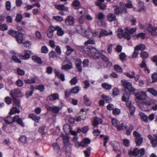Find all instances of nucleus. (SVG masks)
<instances>
[{
	"label": "nucleus",
	"mask_w": 157,
	"mask_h": 157,
	"mask_svg": "<svg viewBox=\"0 0 157 157\" xmlns=\"http://www.w3.org/2000/svg\"><path fill=\"white\" fill-rule=\"evenodd\" d=\"M48 49L45 46H42L41 49V51L42 53L46 54L48 52Z\"/></svg>",
	"instance_id": "e2e57ef3"
},
{
	"label": "nucleus",
	"mask_w": 157,
	"mask_h": 157,
	"mask_svg": "<svg viewBox=\"0 0 157 157\" xmlns=\"http://www.w3.org/2000/svg\"><path fill=\"white\" fill-rule=\"evenodd\" d=\"M17 42L19 44L23 43V35L21 33H19L15 37Z\"/></svg>",
	"instance_id": "393cba45"
},
{
	"label": "nucleus",
	"mask_w": 157,
	"mask_h": 157,
	"mask_svg": "<svg viewBox=\"0 0 157 157\" xmlns=\"http://www.w3.org/2000/svg\"><path fill=\"white\" fill-rule=\"evenodd\" d=\"M102 87L106 90H109L112 88V86L106 83H102L101 84Z\"/></svg>",
	"instance_id": "e433bc0d"
},
{
	"label": "nucleus",
	"mask_w": 157,
	"mask_h": 157,
	"mask_svg": "<svg viewBox=\"0 0 157 157\" xmlns=\"http://www.w3.org/2000/svg\"><path fill=\"white\" fill-rule=\"evenodd\" d=\"M25 83L27 84H33L35 82V79L33 78H30V79H28L24 80Z\"/></svg>",
	"instance_id": "79ce46f5"
},
{
	"label": "nucleus",
	"mask_w": 157,
	"mask_h": 157,
	"mask_svg": "<svg viewBox=\"0 0 157 157\" xmlns=\"http://www.w3.org/2000/svg\"><path fill=\"white\" fill-rule=\"evenodd\" d=\"M97 17L98 20L104 19L105 17L104 14L102 12L99 13L97 16Z\"/></svg>",
	"instance_id": "bf43d9fd"
},
{
	"label": "nucleus",
	"mask_w": 157,
	"mask_h": 157,
	"mask_svg": "<svg viewBox=\"0 0 157 157\" xmlns=\"http://www.w3.org/2000/svg\"><path fill=\"white\" fill-rule=\"evenodd\" d=\"M81 30H79V33L87 38L90 39L93 36V33L91 31H87L84 28H82V25L80 27Z\"/></svg>",
	"instance_id": "7ed1b4c3"
},
{
	"label": "nucleus",
	"mask_w": 157,
	"mask_h": 157,
	"mask_svg": "<svg viewBox=\"0 0 157 157\" xmlns=\"http://www.w3.org/2000/svg\"><path fill=\"white\" fill-rule=\"evenodd\" d=\"M133 129L134 127L133 125H130L128 128V125L122 121H121V122L117 128V130L118 131L126 130L125 134L128 136H130L131 134V132Z\"/></svg>",
	"instance_id": "f03ea898"
},
{
	"label": "nucleus",
	"mask_w": 157,
	"mask_h": 157,
	"mask_svg": "<svg viewBox=\"0 0 157 157\" xmlns=\"http://www.w3.org/2000/svg\"><path fill=\"white\" fill-rule=\"evenodd\" d=\"M63 129L65 133L67 134L70 132L71 128L69 124H66L63 126Z\"/></svg>",
	"instance_id": "b1692460"
},
{
	"label": "nucleus",
	"mask_w": 157,
	"mask_h": 157,
	"mask_svg": "<svg viewBox=\"0 0 157 157\" xmlns=\"http://www.w3.org/2000/svg\"><path fill=\"white\" fill-rule=\"evenodd\" d=\"M72 7L75 9H77L78 8V1L75 0L71 4Z\"/></svg>",
	"instance_id": "8fccbe9b"
},
{
	"label": "nucleus",
	"mask_w": 157,
	"mask_h": 157,
	"mask_svg": "<svg viewBox=\"0 0 157 157\" xmlns=\"http://www.w3.org/2000/svg\"><path fill=\"white\" fill-rule=\"evenodd\" d=\"M35 35L37 39H40L42 38V34L41 33L38 31H36L35 32Z\"/></svg>",
	"instance_id": "338daca9"
},
{
	"label": "nucleus",
	"mask_w": 157,
	"mask_h": 157,
	"mask_svg": "<svg viewBox=\"0 0 157 157\" xmlns=\"http://www.w3.org/2000/svg\"><path fill=\"white\" fill-rule=\"evenodd\" d=\"M123 145L126 147H128L130 145V142L129 140L127 139H124L123 140Z\"/></svg>",
	"instance_id": "0e129e2a"
},
{
	"label": "nucleus",
	"mask_w": 157,
	"mask_h": 157,
	"mask_svg": "<svg viewBox=\"0 0 157 157\" xmlns=\"http://www.w3.org/2000/svg\"><path fill=\"white\" fill-rule=\"evenodd\" d=\"M19 33L12 29L8 31V33L11 36L16 37Z\"/></svg>",
	"instance_id": "473e14b6"
},
{
	"label": "nucleus",
	"mask_w": 157,
	"mask_h": 157,
	"mask_svg": "<svg viewBox=\"0 0 157 157\" xmlns=\"http://www.w3.org/2000/svg\"><path fill=\"white\" fill-rule=\"evenodd\" d=\"M13 122H17L18 124L22 127L24 126V124L23 123L22 120L21 118H19V116H15L13 118Z\"/></svg>",
	"instance_id": "a211bd4d"
},
{
	"label": "nucleus",
	"mask_w": 157,
	"mask_h": 157,
	"mask_svg": "<svg viewBox=\"0 0 157 157\" xmlns=\"http://www.w3.org/2000/svg\"><path fill=\"white\" fill-rule=\"evenodd\" d=\"M10 53L13 55L12 59L14 62L17 63H21V61L16 56L17 54V52L11 50Z\"/></svg>",
	"instance_id": "2eb2a0df"
},
{
	"label": "nucleus",
	"mask_w": 157,
	"mask_h": 157,
	"mask_svg": "<svg viewBox=\"0 0 157 157\" xmlns=\"http://www.w3.org/2000/svg\"><path fill=\"white\" fill-rule=\"evenodd\" d=\"M147 29L150 33L151 35L153 36L156 35L157 32L156 31H155L154 29V28L151 24H148V26L147 28Z\"/></svg>",
	"instance_id": "4468645a"
},
{
	"label": "nucleus",
	"mask_w": 157,
	"mask_h": 157,
	"mask_svg": "<svg viewBox=\"0 0 157 157\" xmlns=\"http://www.w3.org/2000/svg\"><path fill=\"white\" fill-rule=\"evenodd\" d=\"M31 52L27 50L25 51L24 55H20L19 58L22 59L26 60L29 59L30 56Z\"/></svg>",
	"instance_id": "9d476101"
},
{
	"label": "nucleus",
	"mask_w": 157,
	"mask_h": 157,
	"mask_svg": "<svg viewBox=\"0 0 157 157\" xmlns=\"http://www.w3.org/2000/svg\"><path fill=\"white\" fill-rule=\"evenodd\" d=\"M102 123V120L101 119L96 117L94 120L92 125L95 127H97L98 126V124Z\"/></svg>",
	"instance_id": "dca6fc26"
},
{
	"label": "nucleus",
	"mask_w": 157,
	"mask_h": 157,
	"mask_svg": "<svg viewBox=\"0 0 157 157\" xmlns=\"http://www.w3.org/2000/svg\"><path fill=\"white\" fill-rule=\"evenodd\" d=\"M146 34L145 33H139L136 35L133 36H136L137 38H141L142 39H144L145 38Z\"/></svg>",
	"instance_id": "49530a36"
},
{
	"label": "nucleus",
	"mask_w": 157,
	"mask_h": 157,
	"mask_svg": "<svg viewBox=\"0 0 157 157\" xmlns=\"http://www.w3.org/2000/svg\"><path fill=\"white\" fill-rule=\"evenodd\" d=\"M135 95L137 100L139 101L145 100L147 97L145 92L144 91L138 93L136 94Z\"/></svg>",
	"instance_id": "0eeeda50"
},
{
	"label": "nucleus",
	"mask_w": 157,
	"mask_h": 157,
	"mask_svg": "<svg viewBox=\"0 0 157 157\" xmlns=\"http://www.w3.org/2000/svg\"><path fill=\"white\" fill-rule=\"evenodd\" d=\"M147 91L155 96L157 95V91L153 88H148Z\"/></svg>",
	"instance_id": "c03bdc74"
},
{
	"label": "nucleus",
	"mask_w": 157,
	"mask_h": 157,
	"mask_svg": "<svg viewBox=\"0 0 157 157\" xmlns=\"http://www.w3.org/2000/svg\"><path fill=\"white\" fill-rule=\"evenodd\" d=\"M56 8L60 10H68V7L65 8L64 6L63 5H58L56 6Z\"/></svg>",
	"instance_id": "a18cd8bd"
},
{
	"label": "nucleus",
	"mask_w": 157,
	"mask_h": 157,
	"mask_svg": "<svg viewBox=\"0 0 157 157\" xmlns=\"http://www.w3.org/2000/svg\"><path fill=\"white\" fill-rule=\"evenodd\" d=\"M60 137L63 138V143L65 145L69 144L70 138L67 136H65L64 134L62 133L60 136Z\"/></svg>",
	"instance_id": "ddd939ff"
},
{
	"label": "nucleus",
	"mask_w": 157,
	"mask_h": 157,
	"mask_svg": "<svg viewBox=\"0 0 157 157\" xmlns=\"http://www.w3.org/2000/svg\"><path fill=\"white\" fill-rule=\"evenodd\" d=\"M32 59L35 62H36L39 64L42 63V61L41 59L36 56H32Z\"/></svg>",
	"instance_id": "72a5a7b5"
},
{
	"label": "nucleus",
	"mask_w": 157,
	"mask_h": 157,
	"mask_svg": "<svg viewBox=\"0 0 157 157\" xmlns=\"http://www.w3.org/2000/svg\"><path fill=\"white\" fill-rule=\"evenodd\" d=\"M29 118L32 119L33 120L37 123H38L39 122V121L40 119V117L37 116L33 113H31L29 114Z\"/></svg>",
	"instance_id": "412c9836"
},
{
	"label": "nucleus",
	"mask_w": 157,
	"mask_h": 157,
	"mask_svg": "<svg viewBox=\"0 0 157 157\" xmlns=\"http://www.w3.org/2000/svg\"><path fill=\"white\" fill-rule=\"evenodd\" d=\"M72 64L70 63L67 64L63 65L61 69L65 70L70 69L72 68Z\"/></svg>",
	"instance_id": "ea45409f"
},
{
	"label": "nucleus",
	"mask_w": 157,
	"mask_h": 157,
	"mask_svg": "<svg viewBox=\"0 0 157 157\" xmlns=\"http://www.w3.org/2000/svg\"><path fill=\"white\" fill-rule=\"evenodd\" d=\"M135 141L136 145H140L143 142V138L141 137L139 138H136L135 139Z\"/></svg>",
	"instance_id": "f704fd0d"
},
{
	"label": "nucleus",
	"mask_w": 157,
	"mask_h": 157,
	"mask_svg": "<svg viewBox=\"0 0 157 157\" xmlns=\"http://www.w3.org/2000/svg\"><path fill=\"white\" fill-rule=\"evenodd\" d=\"M107 18L109 22L115 21L117 20L115 14L112 13H109L107 15Z\"/></svg>",
	"instance_id": "f8f14e48"
},
{
	"label": "nucleus",
	"mask_w": 157,
	"mask_h": 157,
	"mask_svg": "<svg viewBox=\"0 0 157 157\" xmlns=\"http://www.w3.org/2000/svg\"><path fill=\"white\" fill-rule=\"evenodd\" d=\"M56 30L57 31V34L59 36H62L64 34V31L62 29L58 26L55 27Z\"/></svg>",
	"instance_id": "4be33fe9"
},
{
	"label": "nucleus",
	"mask_w": 157,
	"mask_h": 157,
	"mask_svg": "<svg viewBox=\"0 0 157 157\" xmlns=\"http://www.w3.org/2000/svg\"><path fill=\"white\" fill-rule=\"evenodd\" d=\"M128 154L130 155L137 156L139 154L138 149L136 147L134 148L133 151L129 150Z\"/></svg>",
	"instance_id": "f3484780"
},
{
	"label": "nucleus",
	"mask_w": 157,
	"mask_h": 157,
	"mask_svg": "<svg viewBox=\"0 0 157 157\" xmlns=\"http://www.w3.org/2000/svg\"><path fill=\"white\" fill-rule=\"evenodd\" d=\"M139 154H140V155L139 156V157H143L145 153V151L144 148H140V149H138Z\"/></svg>",
	"instance_id": "de8ad7c7"
},
{
	"label": "nucleus",
	"mask_w": 157,
	"mask_h": 157,
	"mask_svg": "<svg viewBox=\"0 0 157 157\" xmlns=\"http://www.w3.org/2000/svg\"><path fill=\"white\" fill-rule=\"evenodd\" d=\"M114 13L117 15L119 14L120 13L122 14L123 10H121V7L117 6L114 9Z\"/></svg>",
	"instance_id": "c9c22d12"
},
{
	"label": "nucleus",
	"mask_w": 157,
	"mask_h": 157,
	"mask_svg": "<svg viewBox=\"0 0 157 157\" xmlns=\"http://www.w3.org/2000/svg\"><path fill=\"white\" fill-rule=\"evenodd\" d=\"M74 23V19L73 17L71 16H68L65 21V23L68 25H73Z\"/></svg>",
	"instance_id": "9b49d317"
},
{
	"label": "nucleus",
	"mask_w": 157,
	"mask_h": 157,
	"mask_svg": "<svg viewBox=\"0 0 157 157\" xmlns=\"http://www.w3.org/2000/svg\"><path fill=\"white\" fill-rule=\"evenodd\" d=\"M19 140L23 144H25L27 141V138L25 136H21L19 138Z\"/></svg>",
	"instance_id": "a19ab883"
},
{
	"label": "nucleus",
	"mask_w": 157,
	"mask_h": 157,
	"mask_svg": "<svg viewBox=\"0 0 157 157\" xmlns=\"http://www.w3.org/2000/svg\"><path fill=\"white\" fill-rule=\"evenodd\" d=\"M8 29L7 26L4 24L0 22V29L2 31L6 30Z\"/></svg>",
	"instance_id": "4d7b16f0"
},
{
	"label": "nucleus",
	"mask_w": 157,
	"mask_h": 157,
	"mask_svg": "<svg viewBox=\"0 0 157 157\" xmlns=\"http://www.w3.org/2000/svg\"><path fill=\"white\" fill-rule=\"evenodd\" d=\"M108 35V32L106 30L102 29L99 33V37L101 38L102 36H107Z\"/></svg>",
	"instance_id": "c85d7f7f"
},
{
	"label": "nucleus",
	"mask_w": 157,
	"mask_h": 157,
	"mask_svg": "<svg viewBox=\"0 0 157 157\" xmlns=\"http://www.w3.org/2000/svg\"><path fill=\"white\" fill-rule=\"evenodd\" d=\"M48 98L51 101H53L59 98V95L57 93L51 94L48 96Z\"/></svg>",
	"instance_id": "aec40b11"
},
{
	"label": "nucleus",
	"mask_w": 157,
	"mask_h": 157,
	"mask_svg": "<svg viewBox=\"0 0 157 157\" xmlns=\"http://www.w3.org/2000/svg\"><path fill=\"white\" fill-rule=\"evenodd\" d=\"M124 29L126 32L128 33L130 35L133 33L136 30V27L132 28L130 29H129L128 27H126L124 28Z\"/></svg>",
	"instance_id": "c756f323"
},
{
	"label": "nucleus",
	"mask_w": 157,
	"mask_h": 157,
	"mask_svg": "<svg viewBox=\"0 0 157 157\" xmlns=\"http://www.w3.org/2000/svg\"><path fill=\"white\" fill-rule=\"evenodd\" d=\"M86 112L85 111L84 109H81L80 111L79 112V119H80L85 118L86 116Z\"/></svg>",
	"instance_id": "5701e85b"
},
{
	"label": "nucleus",
	"mask_w": 157,
	"mask_h": 157,
	"mask_svg": "<svg viewBox=\"0 0 157 157\" xmlns=\"http://www.w3.org/2000/svg\"><path fill=\"white\" fill-rule=\"evenodd\" d=\"M140 57L143 59H145L149 56V54L147 52L142 51L140 54Z\"/></svg>",
	"instance_id": "37998d69"
},
{
	"label": "nucleus",
	"mask_w": 157,
	"mask_h": 157,
	"mask_svg": "<svg viewBox=\"0 0 157 157\" xmlns=\"http://www.w3.org/2000/svg\"><path fill=\"white\" fill-rule=\"evenodd\" d=\"M79 50L82 51L83 53L94 59H98L101 58L105 62H108L109 61V59L103 54L102 51H98L96 48L91 46L85 48L79 46Z\"/></svg>",
	"instance_id": "f257e3e1"
},
{
	"label": "nucleus",
	"mask_w": 157,
	"mask_h": 157,
	"mask_svg": "<svg viewBox=\"0 0 157 157\" xmlns=\"http://www.w3.org/2000/svg\"><path fill=\"white\" fill-rule=\"evenodd\" d=\"M114 69L118 72H121L122 71V68L117 64L115 65L114 66Z\"/></svg>",
	"instance_id": "13d9d810"
},
{
	"label": "nucleus",
	"mask_w": 157,
	"mask_h": 157,
	"mask_svg": "<svg viewBox=\"0 0 157 157\" xmlns=\"http://www.w3.org/2000/svg\"><path fill=\"white\" fill-rule=\"evenodd\" d=\"M89 61L88 59H84L82 62L83 67H88L89 66Z\"/></svg>",
	"instance_id": "6e6d98bb"
},
{
	"label": "nucleus",
	"mask_w": 157,
	"mask_h": 157,
	"mask_svg": "<svg viewBox=\"0 0 157 157\" xmlns=\"http://www.w3.org/2000/svg\"><path fill=\"white\" fill-rule=\"evenodd\" d=\"M20 112L19 109L16 107H13L11 109L10 113V115H13L16 113H19Z\"/></svg>",
	"instance_id": "2f4dec72"
},
{
	"label": "nucleus",
	"mask_w": 157,
	"mask_h": 157,
	"mask_svg": "<svg viewBox=\"0 0 157 157\" xmlns=\"http://www.w3.org/2000/svg\"><path fill=\"white\" fill-rule=\"evenodd\" d=\"M4 120L5 122L8 124H11L13 122V118L11 117L10 116L5 118Z\"/></svg>",
	"instance_id": "09e8293b"
},
{
	"label": "nucleus",
	"mask_w": 157,
	"mask_h": 157,
	"mask_svg": "<svg viewBox=\"0 0 157 157\" xmlns=\"http://www.w3.org/2000/svg\"><path fill=\"white\" fill-rule=\"evenodd\" d=\"M101 98L105 100L107 103L111 102L112 101V98L109 96L103 94L101 96Z\"/></svg>",
	"instance_id": "a878e982"
},
{
	"label": "nucleus",
	"mask_w": 157,
	"mask_h": 157,
	"mask_svg": "<svg viewBox=\"0 0 157 157\" xmlns=\"http://www.w3.org/2000/svg\"><path fill=\"white\" fill-rule=\"evenodd\" d=\"M151 78L152 79V82H155L157 81V73H154L151 75Z\"/></svg>",
	"instance_id": "680f3d73"
},
{
	"label": "nucleus",
	"mask_w": 157,
	"mask_h": 157,
	"mask_svg": "<svg viewBox=\"0 0 157 157\" xmlns=\"http://www.w3.org/2000/svg\"><path fill=\"white\" fill-rule=\"evenodd\" d=\"M140 115L141 119L144 121L147 122L148 121V117L145 114V113L141 112L140 114Z\"/></svg>",
	"instance_id": "7c9ffc66"
},
{
	"label": "nucleus",
	"mask_w": 157,
	"mask_h": 157,
	"mask_svg": "<svg viewBox=\"0 0 157 157\" xmlns=\"http://www.w3.org/2000/svg\"><path fill=\"white\" fill-rule=\"evenodd\" d=\"M66 47L67 48V50L66 52V54L69 56L74 51V50L69 45H66Z\"/></svg>",
	"instance_id": "4c0bfd02"
},
{
	"label": "nucleus",
	"mask_w": 157,
	"mask_h": 157,
	"mask_svg": "<svg viewBox=\"0 0 157 157\" xmlns=\"http://www.w3.org/2000/svg\"><path fill=\"white\" fill-rule=\"evenodd\" d=\"M95 41L94 39H89L87 41H86L85 43L84 44L86 45L85 46H80V47H82L83 48H85L86 47L89 45H88V44H95Z\"/></svg>",
	"instance_id": "cd10ccee"
},
{
	"label": "nucleus",
	"mask_w": 157,
	"mask_h": 157,
	"mask_svg": "<svg viewBox=\"0 0 157 157\" xmlns=\"http://www.w3.org/2000/svg\"><path fill=\"white\" fill-rule=\"evenodd\" d=\"M10 95L13 99L16 97L22 96V94L21 91L18 89H15L10 93Z\"/></svg>",
	"instance_id": "39448f33"
},
{
	"label": "nucleus",
	"mask_w": 157,
	"mask_h": 157,
	"mask_svg": "<svg viewBox=\"0 0 157 157\" xmlns=\"http://www.w3.org/2000/svg\"><path fill=\"white\" fill-rule=\"evenodd\" d=\"M61 108L59 106H54L53 107L52 112L55 113H58L59 110L61 109Z\"/></svg>",
	"instance_id": "864d4df0"
},
{
	"label": "nucleus",
	"mask_w": 157,
	"mask_h": 157,
	"mask_svg": "<svg viewBox=\"0 0 157 157\" xmlns=\"http://www.w3.org/2000/svg\"><path fill=\"white\" fill-rule=\"evenodd\" d=\"M128 96L127 94H124L122 97V100L123 101L126 102L128 100Z\"/></svg>",
	"instance_id": "774afa93"
},
{
	"label": "nucleus",
	"mask_w": 157,
	"mask_h": 157,
	"mask_svg": "<svg viewBox=\"0 0 157 157\" xmlns=\"http://www.w3.org/2000/svg\"><path fill=\"white\" fill-rule=\"evenodd\" d=\"M90 142L91 140L89 138H84L80 143H79V147L81 146L83 147H86Z\"/></svg>",
	"instance_id": "6e6552de"
},
{
	"label": "nucleus",
	"mask_w": 157,
	"mask_h": 157,
	"mask_svg": "<svg viewBox=\"0 0 157 157\" xmlns=\"http://www.w3.org/2000/svg\"><path fill=\"white\" fill-rule=\"evenodd\" d=\"M136 49H137L138 50H140L141 51H143L146 48L145 46L143 44H141L139 45L136 46Z\"/></svg>",
	"instance_id": "3c124183"
},
{
	"label": "nucleus",
	"mask_w": 157,
	"mask_h": 157,
	"mask_svg": "<svg viewBox=\"0 0 157 157\" xmlns=\"http://www.w3.org/2000/svg\"><path fill=\"white\" fill-rule=\"evenodd\" d=\"M112 94L114 96H117L119 94V90L117 88L115 87L113 90Z\"/></svg>",
	"instance_id": "69168bd1"
},
{
	"label": "nucleus",
	"mask_w": 157,
	"mask_h": 157,
	"mask_svg": "<svg viewBox=\"0 0 157 157\" xmlns=\"http://www.w3.org/2000/svg\"><path fill=\"white\" fill-rule=\"evenodd\" d=\"M121 113V110L120 109L115 108H114L112 111V113L113 114L116 115L119 114Z\"/></svg>",
	"instance_id": "052dcab7"
},
{
	"label": "nucleus",
	"mask_w": 157,
	"mask_h": 157,
	"mask_svg": "<svg viewBox=\"0 0 157 157\" xmlns=\"http://www.w3.org/2000/svg\"><path fill=\"white\" fill-rule=\"evenodd\" d=\"M153 147H155L157 145V134L155 135V138L151 141Z\"/></svg>",
	"instance_id": "603ef678"
},
{
	"label": "nucleus",
	"mask_w": 157,
	"mask_h": 157,
	"mask_svg": "<svg viewBox=\"0 0 157 157\" xmlns=\"http://www.w3.org/2000/svg\"><path fill=\"white\" fill-rule=\"evenodd\" d=\"M111 122L112 125L117 129L121 122V121H118L116 118H112Z\"/></svg>",
	"instance_id": "6ab92c4d"
},
{
	"label": "nucleus",
	"mask_w": 157,
	"mask_h": 157,
	"mask_svg": "<svg viewBox=\"0 0 157 157\" xmlns=\"http://www.w3.org/2000/svg\"><path fill=\"white\" fill-rule=\"evenodd\" d=\"M121 83L123 85L125 88L128 90L130 92H132L134 90L132 88V84L130 82H128L124 79H122L121 81Z\"/></svg>",
	"instance_id": "20e7f679"
},
{
	"label": "nucleus",
	"mask_w": 157,
	"mask_h": 157,
	"mask_svg": "<svg viewBox=\"0 0 157 157\" xmlns=\"http://www.w3.org/2000/svg\"><path fill=\"white\" fill-rule=\"evenodd\" d=\"M83 99L84 103L87 106H89L91 104V101L89 99L87 98L86 95H85L83 97Z\"/></svg>",
	"instance_id": "58836bf2"
},
{
	"label": "nucleus",
	"mask_w": 157,
	"mask_h": 157,
	"mask_svg": "<svg viewBox=\"0 0 157 157\" xmlns=\"http://www.w3.org/2000/svg\"><path fill=\"white\" fill-rule=\"evenodd\" d=\"M125 75L128 78H133L135 77V72L133 71L132 72V74H130L129 72H126L125 74Z\"/></svg>",
	"instance_id": "5fc2aeb1"
},
{
	"label": "nucleus",
	"mask_w": 157,
	"mask_h": 157,
	"mask_svg": "<svg viewBox=\"0 0 157 157\" xmlns=\"http://www.w3.org/2000/svg\"><path fill=\"white\" fill-rule=\"evenodd\" d=\"M117 36L120 39H121L123 37L124 39L128 40H130L131 39L130 35L127 32H126L125 30L124 33H117Z\"/></svg>",
	"instance_id": "423d86ee"
},
{
	"label": "nucleus",
	"mask_w": 157,
	"mask_h": 157,
	"mask_svg": "<svg viewBox=\"0 0 157 157\" xmlns=\"http://www.w3.org/2000/svg\"><path fill=\"white\" fill-rule=\"evenodd\" d=\"M56 30L54 26H50L47 31V35L48 37L52 38L54 32Z\"/></svg>",
	"instance_id": "1a4fd4ad"
},
{
	"label": "nucleus",
	"mask_w": 157,
	"mask_h": 157,
	"mask_svg": "<svg viewBox=\"0 0 157 157\" xmlns=\"http://www.w3.org/2000/svg\"><path fill=\"white\" fill-rule=\"evenodd\" d=\"M91 149V147H89L83 151V152L86 157H89L90 156Z\"/></svg>",
	"instance_id": "bb28decb"
}]
</instances>
